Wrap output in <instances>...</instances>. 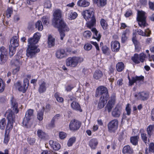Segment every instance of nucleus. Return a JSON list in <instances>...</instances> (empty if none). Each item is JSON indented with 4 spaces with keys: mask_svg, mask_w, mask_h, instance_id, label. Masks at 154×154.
Returning a JSON list of instances; mask_svg holds the SVG:
<instances>
[{
    "mask_svg": "<svg viewBox=\"0 0 154 154\" xmlns=\"http://www.w3.org/2000/svg\"><path fill=\"white\" fill-rule=\"evenodd\" d=\"M120 44L116 41H112L111 42V48L112 51L117 52L119 51L120 48Z\"/></svg>",
    "mask_w": 154,
    "mask_h": 154,
    "instance_id": "17",
    "label": "nucleus"
},
{
    "mask_svg": "<svg viewBox=\"0 0 154 154\" xmlns=\"http://www.w3.org/2000/svg\"><path fill=\"white\" fill-rule=\"evenodd\" d=\"M71 108L74 110L79 111L80 112L82 111L81 109V106L76 101H73L71 104Z\"/></svg>",
    "mask_w": 154,
    "mask_h": 154,
    "instance_id": "20",
    "label": "nucleus"
},
{
    "mask_svg": "<svg viewBox=\"0 0 154 154\" xmlns=\"http://www.w3.org/2000/svg\"><path fill=\"white\" fill-rule=\"evenodd\" d=\"M5 86V83L0 78V92H2L4 91Z\"/></svg>",
    "mask_w": 154,
    "mask_h": 154,
    "instance_id": "43",
    "label": "nucleus"
},
{
    "mask_svg": "<svg viewBox=\"0 0 154 154\" xmlns=\"http://www.w3.org/2000/svg\"><path fill=\"white\" fill-rule=\"evenodd\" d=\"M52 4L50 1H46L44 4V8H50L51 7Z\"/></svg>",
    "mask_w": 154,
    "mask_h": 154,
    "instance_id": "51",
    "label": "nucleus"
},
{
    "mask_svg": "<svg viewBox=\"0 0 154 154\" xmlns=\"http://www.w3.org/2000/svg\"><path fill=\"white\" fill-rule=\"evenodd\" d=\"M66 55L65 51L62 49L57 50L56 53V56L58 59L62 58L65 57Z\"/></svg>",
    "mask_w": 154,
    "mask_h": 154,
    "instance_id": "23",
    "label": "nucleus"
},
{
    "mask_svg": "<svg viewBox=\"0 0 154 154\" xmlns=\"http://www.w3.org/2000/svg\"><path fill=\"white\" fill-rule=\"evenodd\" d=\"M53 15L54 18L53 21V24H57L60 23L61 21H63L61 20V11L59 9L56 10L54 12Z\"/></svg>",
    "mask_w": 154,
    "mask_h": 154,
    "instance_id": "11",
    "label": "nucleus"
},
{
    "mask_svg": "<svg viewBox=\"0 0 154 154\" xmlns=\"http://www.w3.org/2000/svg\"><path fill=\"white\" fill-rule=\"evenodd\" d=\"M51 108V106L49 104H46L45 107H43V110L46 112L49 111Z\"/></svg>",
    "mask_w": 154,
    "mask_h": 154,
    "instance_id": "59",
    "label": "nucleus"
},
{
    "mask_svg": "<svg viewBox=\"0 0 154 154\" xmlns=\"http://www.w3.org/2000/svg\"><path fill=\"white\" fill-rule=\"evenodd\" d=\"M14 69H13V73L14 74L18 72L20 70V66H13Z\"/></svg>",
    "mask_w": 154,
    "mask_h": 154,
    "instance_id": "61",
    "label": "nucleus"
},
{
    "mask_svg": "<svg viewBox=\"0 0 154 154\" xmlns=\"http://www.w3.org/2000/svg\"><path fill=\"white\" fill-rule=\"evenodd\" d=\"M146 16L145 13L142 11H137V20L139 26L142 28H144L147 25L146 22Z\"/></svg>",
    "mask_w": 154,
    "mask_h": 154,
    "instance_id": "5",
    "label": "nucleus"
},
{
    "mask_svg": "<svg viewBox=\"0 0 154 154\" xmlns=\"http://www.w3.org/2000/svg\"><path fill=\"white\" fill-rule=\"evenodd\" d=\"M7 52L6 49L4 47L0 48V63H5L7 59Z\"/></svg>",
    "mask_w": 154,
    "mask_h": 154,
    "instance_id": "13",
    "label": "nucleus"
},
{
    "mask_svg": "<svg viewBox=\"0 0 154 154\" xmlns=\"http://www.w3.org/2000/svg\"><path fill=\"white\" fill-rule=\"evenodd\" d=\"M137 32L138 34L142 36H145L146 35V32H143L142 30L140 29H138L137 31Z\"/></svg>",
    "mask_w": 154,
    "mask_h": 154,
    "instance_id": "57",
    "label": "nucleus"
},
{
    "mask_svg": "<svg viewBox=\"0 0 154 154\" xmlns=\"http://www.w3.org/2000/svg\"><path fill=\"white\" fill-rule=\"evenodd\" d=\"M43 111H41L38 112L37 117L39 121H42L43 117Z\"/></svg>",
    "mask_w": 154,
    "mask_h": 154,
    "instance_id": "49",
    "label": "nucleus"
},
{
    "mask_svg": "<svg viewBox=\"0 0 154 154\" xmlns=\"http://www.w3.org/2000/svg\"><path fill=\"white\" fill-rule=\"evenodd\" d=\"M103 75L102 72L100 70H96L94 73L93 77L94 79L97 80L101 78Z\"/></svg>",
    "mask_w": 154,
    "mask_h": 154,
    "instance_id": "29",
    "label": "nucleus"
},
{
    "mask_svg": "<svg viewBox=\"0 0 154 154\" xmlns=\"http://www.w3.org/2000/svg\"><path fill=\"white\" fill-rule=\"evenodd\" d=\"M48 44L50 47L54 46L55 44V39L51 35L48 37Z\"/></svg>",
    "mask_w": 154,
    "mask_h": 154,
    "instance_id": "31",
    "label": "nucleus"
},
{
    "mask_svg": "<svg viewBox=\"0 0 154 154\" xmlns=\"http://www.w3.org/2000/svg\"><path fill=\"white\" fill-rule=\"evenodd\" d=\"M75 138L74 137H73L70 138L68 140L67 145L69 146H72L73 144L75 141Z\"/></svg>",
    "mask_w": 154,
    "mask_h": 154,
    "instance_id": "40",
    "label": "nucleus"
},
{
    "mask_svg": "<svg viewBox=\"0 0 154 154\" xmlns=\"http://www.w3.org/2000/svg\"><path fill=\"white\" fill-rule=\"evenodd\" d=\"M109 48L106 46H104L102 48L103 52L104 54L107 53L109 51Z\"/></svg>",
    "mask_w": 154,
    "mask_h": 154,
    "instance_id": "62",
    "label": "nucleus"
},
{
    "mask_svg": "<svg viewBox=\"0 0 154 154\" xmlns=\"http://www.w3.org/2000/svg\"><path fill=\"white\" fill-rule=\"evenodd\" d=\"M125 110L127 112V114L128 116L130 115L131 113V106L130 104H128L126 107Z\"/></svg>",
    "mask_w": 154,
    "mask_h": 154,
    "instance_id": "50",
    "label": "nucleus"
},
{
    "mask_svg": "<svg viewBox=\"0 0 154 154\" xmlns=\"http://www.w3.org/2000/svg\"><path fill=\"white\" fill-rule=\"evenodd\" d=\"M154 129V124L150 125L146 128V131L149 136L150 137L152 134V131Z\"/></svg>",
    "mask_w": 154,
    "mask_h": 154,
    "instance_id": "34",
    "label": "nucleus"
},
{
    "mask_svg": "<svg viewBox=\"0 0 154 154\" xmlns=\"http://www.w3.org/2000/svg\"><path fill=\"white\" fill-rule=\"evenodd\" d=\"M19 45L18 37L17 36H14L10 40V46L16 47Z\"/></svg>",
    "mask_w": 154,
    "mask_h": 154,
    "instance_id": "18",
    "label": "nucleus"
},
{
    "mask_svg": "<svg viewBox=\"0 0 154 154\" xmlns=\"http://www.w3.org/2000/svg\"><path fill=\"white\" fill-rule=\"evenodd\" d=\"M132 41L135 45L137 44V41L136 38V34L134 33H133Z\"/></svg>",
    "mask_w": 154,
    "mask_h": 154,
    "instance_id": "60",
    "label": "nucleus"
},
{
    "mask_svg": "<svg viewBox=\"0 0 154 154\" xmlns=\"http://www.w3.org/2000/svg\"><path fill=\"white\" fill-rule=\"evenodd\" d=\"M99 94L101 95L100 97L109 98V95L108 94V91L106 87L103 86L98 87L97 89L96 97L98 96Z\"/></svg>",
    "mask_w": 154,
    "mask_h": 154,
    "instance_id": "7",
    "label": "nucleus"
},
{
    "mask_svg": "<svg viewBox=\"0 0 154 154\" xmlns=\"http://www.w3.org/2000/svg\"><path fill=\"white\" fill-rule=\"evenodd\" d=\"M41 19L43 24L47 25L49 23V19L48 16H44Z\"/></svg>",
    "mask_w": 154,
    "mask_h": 154,
    "instance_id": "36",
    "label": "nucleus"
},
{
    "mask_svg": "<svg viewBox=\"0 0 154 154\" xmlns=\"http://www.w3.org/2000/svg\"><path fill=\"white\" fill-rule=\"evenodd\" d=\"M29 76L27 75L24 79L23 87L21 86L20 82H17L14 84V86L18 91L24 93L27 89L29 85Z\"/></svg>",
    "mask_w": 154,
    "mask_h": 154,
    "instance_id": "6",
    "label": "nucleus"
},
{
    "mask_svg": "<svg viewBox=\"0 0 154 154\" xmlns=\"http://www.w3.org/2000/svg\"><path fill=\"white\" fill-rule=\"evenodd\" d=\"M49 144L51 147L55 150H58L60 148V144L57 142L51 140L49 141Z\"/></svg>",
    "mask_w": 154,
    "mask_h": 154,
    "instance_id": "19",
    "label": "nucleus"
},
{
    "mask_svg": "<svg viewBox=\"0 0 154 154\" xmlns=\"http://www.w3.org/2000/svg\"><path fill=\"white\" fill-rule=\"evenodd\" d=\"M10 140V137L9 135V133L5 132V137L3 142L6 144H7Z\"/></svg>",
    "mask_w": 154,
    "mask_h": 154,
    "instance_id": "42",
    "label": "nucleus"
},
{
    "mask_svg": "<svg viewBox=\"0 0 154 154\" xmlns=\"http://www.w3.org/2000/svg\"><path fill=\"white\" fill-rule=\"evenodd\" d=\"M77 4L79 6L86 7L89 6L90 3L86 0H79L78 1Z\"/></svg>",
    "mask_w": 154,
    "mask_h": 154,
    "instance_id": "24",
    "label": "nucleus"
},
{
    "mask_svg": "<svg viewBox=\"0 0 154 154\" xmlns=\"http://www.w3.org/2000/svg\"><path fill=\"white\" fill-rule=\"evenodd\" d=\"M84 47L85 50L86 51H89L91 49L92 46L90 44H87L84 45Z\"/></svg>",
    "mask_w": 154,
    "mask_h": 154,
    "instance_id": "53",
    "label": "nucleus"
},
{
    "mask_svg": "<svg viewBox=\"0 0 154 154\" xmlns=\"http://www.w3.org/2000/svg\"><path fill=\"white\" fill-rule=\"evenodd\" d=\"M118 126V121L117 119H114L110 122L108 124L109 131L111 132L116 130Z\"/></svg>",
    "mask_w": 154,
    "mask_h": 154,
    "instance_id": "12",
    "label": "nucleus"
},
{
    "mask_svg": "<svg viewBox=\"0 0 154 154\" xmlns=\"http://www.w3.org/2000/svg\"><path fill=\"white\" fill-rule=\"evenodd\" d=\"M115 98V96H114L111 97L109 101L105 107V110H107L108 112H110L111 111L114 105Z\"/></svg>",
    "mask_w": 154,
    "mask_h": 154,
    "instance_id": "15",
    "label": "nucleus"
},
{
    "mask_svg": "<svg viewBox=\"0 0 154 154\" xmlns=\"http://www.w3.org/2000/svg\"><path fill=\"white\" fill-rule=\"evenodd\" d=\"M138 137L137 136L131 137L130 138L131 143L134 145H136L138 142Z\"/></svg>",
    "mask_w": 154,
    "mask_h": 154,
    "instance_id": "35",
    "label": "nucleus"
},
{
    "mask_svg": "<svg viewBox=\"0 0 154 154\" xmlns=\"http://www.w3.org/2000/svg\"><path fill=\"white\" fill-rule=\"evenodd\" d=\"M37 134L39 137L42 139H44L46 136V134L41 130H38L37 131Z\"/></svg>",
    "mask_w": 154,
    "mask_h": 154,
    "instance_id": "37",
    "label": "nucleus"
},
{
    "mask_svg": "<svg viewBox=\"0 0 154 154\" xmlns=\"http://www.w3.org/2000/svg\"><path fill=\"white\" fill-rule=\"evenodd\" d=\"M17 60H15L11 61L13 66H20L22 63V60L18 61Z\"/></svg>",
    "mask_w": 154,
    "mask_h": 154,
    "instance_id": "39",
    "label": "nucleus"
},
{
    "mask_svg": "<svg viewBox=\"0 0 154 154\" xmlns=\"http://www.w3.org/2000/svg\"><path fill=\"white\" fill-rule=\"evenodd\" d=\"M13 13V9L12 8H9L6 11V15L7 17L9 18Z\"/></svg>",
    "mask_w": 154,
    "mask_h": 154,
    "instance_id": "47",
    "label": "nucleus"
},
{
    "mask_svg": "<svg viewBox=\"0 0 154 154\" xmlns=\"http://www.w3.org/2000/svg\"><path fill=\"white\" fill-rule=\"evenodd\" d=\"M124 65L123 62H119L116 64V69L118 72H121L124 69Z\"/></svg>",
    "mask_w": 154,
    "mask_h": 154,
    "instance_id": "32",
    "label": "nucleus"
},
{
    "mask_svg": "<svg viewBox=\"0 0 154 154\" xmlns=\"http://www.w3.org/2000/svg\"><path fill=\"white\" fill-rule=\"evenodd\" d=\"M35 28L39 31H42L43 29V26L40 20L38 21L35 24Z\"/></svg>",
    "mask_w": 154,
    "mask_h": 154,
    "instance_id": "33",
    "label": "nucleus"
},
{
    "mask_svg": "<svg viewBox=\"0 0 154 154\" xmlns=\"http://www.w3.org/2000/svg\"><path fill=\"white\" fill-rule=\"evenodd\" d=\"M149 8L152 10H154V3L149 2Z\"/></svg>",
    "mask_w": 154,
    "mask_h": 154,
    "instance_id": "64",
    "label": "nucleus"
},
{
    "mask_svg": "<svg viewBox=\"0 0 154 154\" xmlns=\"http://www.w3.org/2000/svg\"><path fill=\"white\" fill-rule=\"evenodd\" d=\"M92 35L91 32L89 31L86 30L84 32L83 35L84 37L86 38H90Z\"/></svg>",
    "mask_w": 154,
    "mask_h": 154,
    "instance_id": "48",
    "label": "nucleus"
},
{
    "mask_svg": "<svg viewBox=\"0 0 154 154\" xmlns=\"http://www.w3.org/2000/svg\"><path fill=\"white\" fill-rule=\"evenodd\" d=\"M54 97L58 102L60 103H62L63 102V98L60 97L58 93H56L55 94Z\"/></svg>",
    "mask_w": 154,
    "mask_h": 154,
    "instance_id": "44",
    "label": "nucleus"
},
{
    "mask_svg": "<svg viewBox=\"0 0 154 154\" xmlns=\"http://www.w3.org/2000/svg\"><path fill=\"white\" fill-rule=\"evenodd\" d=\"M108 99V98L100 97L98 104V108L99 109H100L103 108L106 103Z\"/></svg>",
    "mask_w": 154,
    "mask_h": 154,
    "instance_id": "26",
    "label": "nucleus"
},
{
    "mask_svg": "<svg viewBox=\"0 0 154 154\" xmlns=\"http://www.w3.org/2000/svg\"><path fill=\"white\" fill-rule=\"evenodd\" d=\"M60 34V39L61 40H63V39L64 37L65 36V32H63V31H62L61 30H58Z\"/></svg>",
    "mask_w": 154,
    "mask_h": 154,
    "instance_id": "58",
    "label": "nucleus"
},
{
    "mask_svg": "<svg viewBox=\"0 0 154 154\" xmlns=\"http://www.w3.org/2000/svg\"><path fill=\"white\" fill-rule=\"evenodd\" d=\"M41 36V34L37 32L34 34L33 38L29 39V56L31 57H34L40 51V49L35 44L38 42Z\"/></svg>",
    "mask_w": 154,
    "mask_h": 154,
    "instance_id": "1",
    "label": "nucleus"
},
{
    "mask_svg": "<svg viewBox=\"0 0 154 154\" xmlns=\"http://www.w3.org/2000/svg\"><path fill=\"white\" fill-rule=\"evenodd\" d=\"M66 134L64 132H61L59 133V137L61 139H64L66 137Z\"/></svg>",
    "mask_w": 154,
    "mask_h": 154,
    "instance_id": "55",
    "label": "nucleus"
},
{
    "mask_svg": "<svg viewBox=\"0 0 154 154\" xmlns=\"http://www.w3.org/2000/svg\"><path fill=\"white\" fill-rule=\"evenodd\" d=\"M81 125V123L79 121L73 119L70 122L69 125V129L72 131L79 130Z\"/></svg>",
    "mask_w": 154,
    "mask_h": 154,
    "instance_id": "8",
    "label": "nucleus"
},
{
    "mask_svg": "<svg viewBox=\"0 0 154 154\" xmlns=\"http://www.w3.org/2000/svg\"><path fill=\"white\" fill-rule=\"evenodd\" d=\"M98 144L97 140L96 139L93 138L91 139L89 141V145L91 149H95L97 147Z\"/></svg>",
    "mask_w": 154,
    "mask_h": 154,
    "instance_id": "22",
    "label": "nucleus"
},
{
    "mask_svg": "<svg viewBox=\"0 0 154 154\" xmlns=\"http://www.w3.org/2000/svg\"><path fill=\"white\" fill-rule=\"evenodd\" d=\"M78 16L77 14L75 12H72L68 15V18L70 20L74 19L76 18Z\"/></svg>",
    "mask_w": 154,
    "mask_h": 154,
    "instance_id": "41",
    "label": "nucleus"
},
{
    "mask_svg": "<svg viewBox=\"0 0 154 154\" xmlns=\"http://www.w3.org/2000/svg\"><path fill=\"white\" fill-rule=\"evenodd\" d=\"M6 125V119L5 118L2 119L0 122V128L1 129L4 130Z\"/></svg>",
    "mask_w": 154,
    "mask_h": 154,
    "instance_id": "45",
    "label": "nucleus"
},
{
    "mask_svg": "<svg viewBox=\"0 0 154 154\" xmlns=\"http://www.w3.org/2000/svg\"><path fill=\"white\" fill-rule=\"evenodd\" d=\"M101 25L104 29H106L107 27V24L106 20L104 19H102L100 21Z\"/></svg>",
    "mask_w": 154,
    "mask_h": 154,
    "instance_id": "46",
    "label": "nucleus"
},
{
    "mask_svg": "<svg viewBox=\"0 0 154 154\" xmlns=\"http://www.w3.org/2000/svg\"><path fill=\"white\" fill-rule=\"evenodd\" d=\"M133 152L132 149L129 145L125 146L122 149V152L123 153H128L131 154Z\"/></svg>",
    "mask_w": 154,
    "mask_h": 154,
    "instance_id": "30",
    "label": "nucleus"
},
{
    "mask_svg": "<svg viewBox=\"0 0 154 154\" xmlns=\"http://www.w3.org/2000/svg\"><path fill=\"white\" fill-rule=\"evenodd\" d=\"M29 111L28 110L26 112L25 116L24 118L23 122V126L26 128H28L29 123Z\"/></svg>",
    "mask_w": 154,
    "mask_h": 154,
    "instance_id": "27",
    "label": "nucleus"
},
{
    "mask_svg": "<svg viewBox=\"0 0 154 154\" xmlns=\"http://www.w3.org/2000/svg\"><path fill=\"white\" fill-rule=\"evenodd\" d=\"M127 36L122 34V42L124 43L127 40Z\"/></svg>",
    "mask_w": 154,
    "mask_h": 154,
    "instance_id": "63",
    "label": "nucleus"
},
{
    "mask_svg": "<svg viewBox=\"0 0 154 154\" xmlns=\"http://www.w3.org/2000/svg\"><path fill=\"white\" fill-rule=\"evenodd\" d=\"M149 146V151L154 152V144L153 143H151Z\"/></svg>",
    "mask_w": 154,
    "mask_h": 154,
    "instance_id": "56",
    "label": "nucleus"
},
{
    "mask_svg": "<svg viewBox=\"0 0 154 154\" xmlns=\"http://www.w3.org/2000/svg\"><path fill=\"white\" fill-rule=\"evenodd\" d=\"M6 115L7 116L8 122L6 125L5 132L9 133L13 128V124L15 121V116L11 110H8L6 112Z\"/></svg>",
    "mask_w": 154,
    "mask_h": 154,
    "instance_id": "4",
    "label": "nucleus"
},
{
    "mask_svg": "<svg viewBox=\"0 0 154 154\" xmlns=\"http://www.w3.org/2000/svg\"><path fill=\"white\" fill-rule=\"evenodd\" d=\"M39 87L38 91L40 93H43L46 90V83L43 81H42L39 83Z\"/></svg>",
    "mask_w": 154,
    "mask_h": 154,
    "instance_id": "25",
    "label": "nucleus"
},
{
    "mask_svg": "<svg viewBox=\"0 0 154 154\" xmlns=\"http://www.w3.org/2000/svg\"><path fill=\"white\" fill-rule=\"evenodd\" d=\"M146 58V55L143 53H141L139 55L135 54L131 57V59L135 63L138 64L140 62H143Z\"/></svg>",
    "mask_w": 154,
    "mask_h": 154,
    "instance_id": "9",
    "label": "nucleus"
},
{
    "mask_svg": "<svg viewBox=\"0 0 154 154\" xmlns=\"http://www.w3.org/2000/svg\"><path fill=\"white\" fill-rule=\"evenodd\" d=\"M82 14L84 17L87 22L86 25L88 27L90 28L95 24L96 20L92 10H86L83 12Z\"/></svg>",
    "mask_w": 154,
    "mask_h": 154,
    "instance_id": "2",
    "label": "nucleus"
},
{
    "mask_svg": "<svg viewBox=\"0 0 154 154\" xmlns=\"http://www.w3.org/2000/svg\"><path fill=\"white\" fill-rule=\"evenodd\" d=\"M94 3L99 7H102L106 4L107 0H93Z\"/></svg>",
    "mask_w": 154,
    "mask_h": 154,
    "instance_id": "21",
    "label": "nucleus"
},
{
    "mask_svg": "<svg viewBox=\"0 0 154 154\" xmlns=\"http://www.w3.org/2000/svg\"><path fill=\"white\" fill-rule=\"evenodd\" d=\"M91 31L94 33L93 38L97 39L98 41H99L101 38L100 33H98L97 31L95 28H93Z\"/></svg>",
    "mask_w": 154,
    "mask_h": 154,
    "instance_id": "28",
    "label": "nucleus"
},
{
    "mask_svg": "<svg viewBox=\"0 0 154 154\" xmlns=\"http://www.w3.org/2000/svg\"><path fill=\"white\" fill-rule=\"evenodd\" d=\"M14 110H15V113H17L18 112V110L17 109L18 105L17 103H12Z\"/></svg>",
    "mask_w": 154,
    "mask_h": 154,
    "instance_id": "54",
    "label": "nucleus"
},
{
    "mask_svg": "<svg viewBox=\"0 0 154 154\" xmlns=\"http://www.w3.org/2000/svg\"><path fill=\"white\" fill-rule=\"evenodd\" d=\"M16 47L9 46V55L11 56H13L16 52Z\"/></svg>",
    "mask_w": 154,
    "mask_h": 154,
    "instance_id": "38",
    "label": "nucleus"
},
{
    "mask_svg": "<svg viewBox=\"0 0 154 154\" xmlns=\"http://www.w3.org/2000/svg\"><path fill=\"white\" fill-rule=\"evenodd\" d=\"M141 136L142 139L146 144L147 140V137L146 134L144 133H142L141 134Z\"/></svg>",
    "mask_w": 154,
    "mask_h": 154,
    "instance_id": "52",
    "label": "nucleus"
},
{
    "mask_svg": "<svg viewBox=\"0 0 154 154\" xmlns=\"http://www.w3.org/2000/svg\"><path fill=\"white\" fill-rule=\"evenodd\" d=\"M122 108L120 106L116 105L112 112V116L115 117H119L121 114Z\"/></svg>",
    "mask_w": 154,
    "mask_h": 154,
    "instance_id": "16",
    "label": "nucleus"
},
{
    "mask_svg": "<svg viewBox=\"0 0 154 154\" xmlns=\"http://www.w3.org/2000/svg\"><path fill=\"white\" fill-rule=\"evenodd\" d=\"M83 60V58L81 57H69L66 60V65L70 67L75 68L77 66L79 63H81Z\"/></svg>",
    "mask_w": 154,
    "mask_h": 154,
    "instance_id": "3",
    "label": "nucleus"
},
{
    "mask_svg": "<svg viewBox=\"0 0 154 154\" xmlns=\"http://www.w3.org/2000/svg\"><path fill=\"white\" fill-rule=\"evenodd\" d=\"M149 96V93L145 91L139 92L134 94V97L136 99L143 101L147 100Z\"/></svg>",
    "mask_w": 154,
    "mask_h": 154,
    "instance_id": "10",
    "label": "nucleus"
},
{
    "mask_svg": "<svg viewBox=\"0 0 154 154\" xmlns=\"http://www.w3.org/2000/svg\"><path fill=\"white\" fill-rule=\"evenodd\" d=\"M54 27L58 29V30H61L64 32H68L69 30V28L68 26L63 21H61L59 23L57 24L54 25Z\"/></svg>",
    "mask_w": 154,
    "mask_h": 154,
    "instance_id": "14",
    "label": "nucleus"
}]
</instances>
